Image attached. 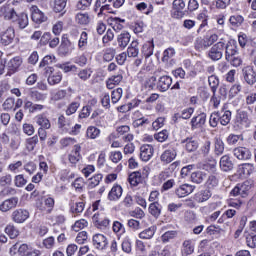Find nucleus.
<instances>
[{"label": "nucleus", "mask_w": 256, "mask_h": 256, "mask_svg": "<svg viewBox=\"0 0 256 256\" xmlns=\"http://www.w3.org/2000/svg\"><path fill=\"white\" fill-rule=\"evenodd\" d=\"M37 143H39V136L35 135L26 140V148L28 151H34L35 147H37Z\"/></svg>", "instance_id": "603ef678"}, {"label": "nucleus", "mask_w": 256, "mask_h": 256, "mask_svg": "<svg viewBox=\"0 0 256 256\" xmlns=\"http://www.w3.org/2000/svg\"><path fill=\"white\" fill-rule=\"evenodd\" d=\"M131 41V34L127 31H123L117 36V44L120 49H125Z\"/></svg>", "instance_id": "a878e982"}, {"label": "nucleus", "mask_w": 256, "mask_h": 256, "mask_svg": "<svg viewBox=\"0 0 256 256\" xmlns=\"http://www.w3.org/2000/svg\"><path fill=\"white\" fill-rule=\"evenodd\" d=\"M241 89H243L241 84H234L229 90V93H228L229 99H233V97H237V95L241 93Z\"/></svg>", "instance_id": "69168bd1"}, {"label": "nucleus", "mask_w": 256, "mask_h": 256, "mask_svg": "<svg viewBox=\"0 0 256 256\" xmlns=\"http://www.w3.org/2000/svg\"><path fill=\"white\" fill-rule=\"evenodd\" d=\"M225 153V142L221 138L214 139V154L221 157Z\"/></svg>", "instance_id": "72a5a7b5"}, {"label": "nucleus", "mask_w": 256, "mask_h": 256, "mask_svg": "<svg viewBox=\"0 0 256 256\" xmlns=\"http://www.w3.org/2000/svg\"><path fill=\"white\" fill-rule=\"evenodd\" d=\"M58 125L60 129H64V131H71V125H73V122L70 119L65 118V116L61 115L58 118Z\"/></svg>", "instance_id": "e433bc0d"}, {"label": "nucleus", "mask_w": 256, "mask_h": 256, "mask_svg": "<svg viewBox=\"0 0 256 256\" xmlns=\"http://www.w3.org/2000/svg\"><path fill=\"white\" fill-rule=\"evenodd\" d=\"M246 244L247 247H250L251 249H255L256 247V234H248L246 236Z\"/></svg>", "instance_id": "774afa93"}, {"label": "nucleus", "mask_w": 256, "mask_h": 256, "mask_svg": "<svg viewBox=\"0 0 256 256\" xmlns=\"http://www.w3.org/2000/svg\"><path fill=\"white\" fill-rule=\"evenodd\" d=\"M249 115L245 111H241L236 116V125L239 129H247L249 127Z\"/></svg>", "instance_id": "aec40b11"}, {"label": "nucleus", "mask_w": 256, "mask_h": 256, "mask_svg": "<svg viewBox=\"0 0 256 256\" xmlns=\"http://www.w3.org/2000/svg\"><path fill=\"white\" fill-rule=\"evenodd\" d=\"M11 217L14 223H25L29 219V211L26 209H17L12 212Z\"/></svg>", "instance_id": "1a4fd4ad"}, {"label": "nucleus", "mask_w": 256, "mask_h": 256, "mask_svg": "<svg viewBox=\"0 0 256 256\" xmlns=\"http://www.w3.org/2000/svg\"><path fill=\"white\" fill-rule=\"evenodd\" d=\"M92 221L97 229H107V227H109V224L111 223V220H109L107 216H105V214L103 213L94 214L92 217Z\"/></svg>", "instance_id": "7ed1b4c3"}, {"label": "nucleus", "mask_w": 256, "mask_h": 256, "mask_svg": "<svg viewBox=\"0 0 256 256\" xmlns=\"http://www.w3.org/2000/svg\"><path fill=\"white\" fill-rule=\"evenodd\" d=\"M23 63V59L20 56H16L12 59H10L7 63H6V67L10 73V75H12V73H17V71H19V68L21 67Z\"/></svg>", "instance_id": "ddd939ff"}, {"label": "nucleus", "mask_w": 256, "mask_h": 256, "mask_svg": "<svg viewBox=\"0 0 256 256\" xmlns=\"http://www.w3.org/2000/svg\"><path fill=\"white\" fill-rule=\"evenodd\" d=\"M126 54L128 57H137L139 55V42L137 40L131 42Z\"/></svg>", "instance_id": "c9c22d12"}, {"label": "nucleus", "mask_w": 256, "mask_h": 256, "mask_svg": "<svg viewBox=\"0 0 256 256\" xmlns=\"http://www.w3.org/2000/svg\"><path fill=\"white\" fill-rule=\"evenodd\" d=\"M75 21L78 25H89L91 17H89L88 13H78L75 16Z\"/></svg>", "instance_id": "58836bf2"}, {"label": "nucleus", "mask_w": 256, "mask_h": 256, "mask_svg": "<svg viewBox=\"0 0 256 256\" xmlns=\"http://www.w3.org/2000/svg\"><path fill=\"white\" fill-rule=\"evenodd\" d=\"M211 195H213V193L210 189L201 190L195 194V201H197V203H205V201L211 199Z\"/></svg>", "instance_id": "7c9ffc66"}, {"label": "nucleus", "mask_w": 256, "mask_h": 256, "mask_svg": "<svg viewBox=\"0 0 256 256\" xmlns=\"http://www.w3.org/2000/svg\"><path fill=\"white\" fill-rule=\"evenodd\" d=\"M173 17L174 19H183L185 17V1L183 0H174L173 1Z\"/></svg>", "instance_id": "423d86ee"}, {"label": "nucleus", "mask_w": 256, "mask_h": 256, "mask_svg": "<svg viewBox=\"0 0 256 256\" xmlns=\"http://www.w3.org/2000/svg\"><path fill=\"white\" fill-rule=\"evenodd\" d=\"M29 97L32 101H45V99H47V94L41 93L37 90H32L29 92Z\"/></svg>", "instance_id": "09e8293b"}, {"label": "nucleus", "mask_w": 256, "mask_h": 256, "mask_svg": "<svg viewBox=\"0 0 256 256\" xmlns=\"http://www.w3.org/2000/svg\"><path fill=\"white\" fill-rule=\"evenodd\" d=\"M45 207L41 208V211H46L47 213H51L53 208L55 207V200L51 197L44 199Z\"/></svg>", "instance_id": "864d4df0"}, {"label": "nucleus", "mask_w": 256, "mask_h": 256, "mask_svg": "<svg viewBox=\"0 0 256 256\" xmlns=\"http://www.w3.org/2000/svg\"><path fill=\"white\" fill-rule=\"evenodd\" d=\"M225 49V42L220 41L214 44L208 52V57L212 61H219L223 57V50Z\"/></svg>", "instance_id": "f257e3e1"}, {"label": "nucleus", "mask_w": 256, "mask_h": 256, "mask_svg": "<svg viewBox=\"0 0 256 256\" xmlns=\"http://www.w3.org/2000/svg\"><path fill=\"white\" fill-rule=\"evenodd\" d=\"M251 187L249 186V182H244L243 184H238L235 186L231 192V197H247V191H249Z\"/></svg>", "instance_id": "0eeeda50"}, {"label": "nucleus", "mask_w": 256, "mask_h": 256, "mask_svg": "<svg viewBox=\"0 0 256 256\" xmlns=\"http://www.w3.org/2000/svg\"><path fill=\"white\" fill-rule=\"evenodd\" d=\"M110 21H111L112 29H114V31H121V29H123V26L121 23H125V20L114 17V18H110Z\"/></svg>", "instance_id": "13d9d810"}, {"label": "nucleus", "mask_w": 256, "mask_h": 256, "mask_svg": "<svg viewBox=\"0 0 256 256\" xmlns=\"http://www.w3.org/2000/svg\"><path fill=\"white\" fill-rule=\"evenodd\" d=\"M88 39H89V35L87 34V32L83 31L80 34V38L78 41V48L81 51H85V48L87 47V44H88Z\"/></svg>", "instance_id": "de8ad7c7"}, {"label": "nucleus", "mask_w": 256, "mask_h": 256, "mask_svg": "<svg viewBox=\"0 0 256 256\" xmlns=\"http://www.w3.org/2000/svg\"><path fill=\"white\" fill-rule=\"evenodd\" d=\"M53 71L54 69L52 67L46 68V73H50L47 81L50 85H59V83H61V80L63 79V75L61 74V72Z\"/></svg>", "instance_id": "4468645a"}, {"label": "nucleus", "mask_w": 256, "mask_h": 256, "mask_svg": "<svg viewBox=\"0 0 256 256\" xmlns=\"http://www.w3.org/2000/svg\"><path fill=\"white\" fill-rule=\"evenodd\" d=\"M68 161L72 165H77L81 161V146L79 144L74 145L72 151L68 155Z\"/></svg>", "instance_id": "6ab92c4d"}, {"label": "nucleus", "mask_w": 256, "mask_h": 256, "mask_svg": "<svg viewBox=\"0 0 256 256\" xmlns=\"http://www.w3.org/2000/svg\"><path fill=\"white\" fill-rule=\"evenodd\" d=\"M36 123L40 129H51V122L44 115L36 116Z\"/></svg>", "instance_id": "ea45409f"}, {"label": "nucleus", "mask_w": 256, "mask_h": 256, "mask_svg": "<svg viewBox=\"0 0 256 256\" xmlns=\"http://www.w3.org/2000/svg\"><path fill=\"white\" fill-rule=\"evenodd\" d=\"M182 144L188 153H193L199 149V142L195 138H186L182 140Z\"/></svg>", "instance_id": "cd10ccee"}, {"label": "nucleus", "mask_w": 256, "mask_h": 256, "mask_svg": "<svg viewBox=\"0 0 256 256\" xmlns=\"http://www.w3.org/2000/svg\"><path fill=\"white\" fill-rule=\"evenodd\" d=\"M102 180L103 174H95L92 178H90V182L88 185L89 189H95V187H97V185H99Z\"/></svg>", "instance_id": "6e6d98bb"}, {"label": "nucleus", "mask_w": 256, "mask_h": 256, "mask_svg": "<svg viewBox=\"0 0 256 256\" xmlns=\"http://www.w3.org/2000/svg\"><path fill=\"white\" fill-rule=\"evenodd\" d=\"M233 155L236 159H239V161H249L252 157L251 150L243 146L234 148Z\"/></svg>", "instance_id": "39448f33"}, {"label": "nucleus", "mask_w": 256, "mask_h": 256, "mask_svg": "<svg viewBox=\"0 0 256 256\" xmlns=\"http://www.w3.org/2000/svg\"><path fill=\"white\" fill-rule=\"evenodd\" d=\"M123 97V89L117 88L112 91L111 93V101L112 103H119L121 101V98Z\"/></svg>", "instance_id": "bf43d9fd"}, {"label": "nucleus", "mask_w": 256, "mask_h": 256, "mask_svg": "<svg viewBox=\"0 0 256 256\" xmlns=\"http://www.w3.org/2000/svg\"><path fill=\"white\" fill-rule=\"evenodd\" d=\"M5 233L10 236V239H16V237H19V230H17L13 225H8L5 228Z\"/></svg>", "instance_id": "338daca9"}, {"label": "nucleus", "mask_w": 256, "mask_h": 256, "mask_svg": "<svg viewBox=\"0 0 256 256\" xmlns=\"http://www.w3.org/2000/svg\"><path fill=\"white\" fill-rule=\"evenodd\" d=\"M193 253H195V242L191 239L185 240L181 246V255L189 256L193 255Z\"/></svg>", "instance_id": "5701e85b"}, {"label": "nucleus", "mask_w": 256, "mask_h": 256, "mask_svg": "<svg viewBox=\"0 0 256 256\" xmlns=\"http://www.w3.org/2000/svg\"><path fill=\"white\" fill-rule=\"evenodd\" d=\"M154 149L151 145L145 144L140 147V158L142 161H149L153 157Z\"/></svg>", "instance_id": "393cba45"}, {"label": "nucleus", "mask_w": 256, "mask_h": 256, "mask_svg": "<svg viewBox=\"0 0 256 256\" xmlns=\"http://www.w3.org/2000/svg\"><path fill=\"white\" fill-rule=\"evenodd\" d=\"M66 7L67 0H54L53 11H55V13H61L65 11Z\"/></svg>", "instance_id": "49530a36"}, {"label": "nucleus", "mask_w": 256, "mask_h": 256, "mask_svg": "<svg viewBox=\"0 0 256 256\" xmlns=\"http://www.w3.org/2000/svg\"><path fill=\"white\" fill-rule=\"evenodd\" d=\"M177 237V231H167L161 236L162 243H169Z\"/></svg>", "instance_id": "0e129e2a"}, {"label": "nucleus", "mask_w": 256, "mask_h": 256, "mask_svg": "<svg viewBox=\"0 0 256 256\" xmlns=\"http://www.w3.org/2000/svg\"><path fill=\"white\" fill-rule=\"evenodd\" d=\"M0 17H4L5 21L12 22H15L17 19H19V15H17L15 8L9 4L0 7Z\"/></svg>", "instance_id": "f03ea898"}, {"label": "nucleus", "mask_w": 256, "mask_h": 256, "mask_svg": "<svg viewBox=\"0 0 256 256\" xmlns=\"http://www.w3.org/2000/svg\"><path fill=\"white\" fill-rule=\"evenodd\" d=\"M18 21V27L19 29H25L27 25H29V18L27 17V14L22 13L17 18Z\"/></svg>", "instance_id": "680f3d73"}, {"label": "nucleus", "mask_w": 256, "mask_h": 256, "mask_svg": "<svg viewBox=\"0 0 256 256\" xmlns=\"http://www.w3.org/2000/svg\"><path fill=\"white\" fill-rule=\"evenodd\" d=\"M101 135V130L95 126H89L86 130L87 139H97Z\"/></svg>", "instance_id": "c03bdc74"}, {"label": "nucleus", "mask_w": 256, "mask_h": 256, "mask_svg": "<svg viewBox=\"0 0 256 256\" xmlns=\"http://www.w3.org/2000/svg\"><path fill=\"white\" fill-rule=\"evenodd\" d=\"M128 182L132 187H137L141 183V172H133L128 176Z\"/></svg>", "instance_id": "79ce46f5"}, {"label": "nucleus", "mask_w": 256, "mask_h": 256, "mask_svg": "<svg viewBox=\"0 0 256 256\" xmlns=\"http://www.w3.org/2000/svg\"><path fill=\"white\" fill-rule=\"evenodd\" d=\"M176 157H177V150H175V148H168L161 154L160 161L165 165H169V163H172V161H175Z\"/></svg>", "instance_id": "9d476101"}, {"label": "nucleus", "mask_w": 256, "mask_h": 256, "mask_svg": "<svg viewBox=\"0 0 256 256\" xmlns=\"http://www.w3.org/2000/svg\"><path fill=\"white\" fill-rule=\"evenodd\" d=\"M123 81V75L117 74L109 77L106 81V87L107 89H115L119 83Z\"/></svg>", "instance_id": "473e14b6"}, {"label": "nucleus", "mask_w": 256, "mask_h": 256, "mask_svg": "<svg viewBox=\"0 0 256 256\" xmlns=\"http://www.w3.org/2000/svg\"><path fill=\"white\" fill-rule=\"evenodd\" d=\"M123 195V187L119 184H115L108 193L109 201H119Z\"/></svg>", "instance_id": "412c9836"}, {"label": "nucleus", "mask_w": 256, "mask_h": 256, "mask_svg": "<svg viewBox=\"0 0 256 256\" xmlns=\"http://www.w3.org/2000/svg\"><path fill=\"white\" fill-rule=\"evenodd\" d=\"M18 204H19L18 197H12L10 199H6L0 204V211L2 213H7V211H11V209H15V207H17Z\"/></svg>", "instance_id": "f8f14e48"}, {"label": "nucleus", "mask_w": 256, "mask_h": 256, "mask_svg": "<svg viewBox=\"0 0 256 256\" xmlns=\"http://www.w3.org/2000/svg\"><path fill=\"white\" fill-rule=\"evenodd\" d=\"M92 243L95 249H98V251H103L104 249H107L109 240H107V236L103 234H95L92 238Z\"/></svg>", "instance_id": "20e7f679"}, {"label": "nucleus", "mask_w": 256, "mask_h": 256, "mask_svg": "<svg viewBox=\"0 0 256 256\" xmlns=\"http://www.w3.org/2000/svg\"><path fill=\"white\" fill-rule=\"evenodd\" d=\"M132 125L135 128L147 127V125H151V121L149 120V118L142 117L140 119L134 120Z\"/></svg>", "instance_id": "e2e57ef3"}, {"label": "nucleus", "mask_w": 256, "mask_h": 256, "mask_svg": "<svg viewBox=\"0 0 256 256\" xmlns=\"http://www.w3.org/2000/svg\"><path fill=\"white\" fill-rule=\"evenodd\" d=\"M149 213L156 219L161 215V204L159 202H152L148 208Z\"/></svg>", "instance_id": "a19ab883"}, {"label": "nucleus", "mask_w": 256, "mask_h": 256, "mask_svg": "<svg viewBox=\"0 0 256 256\" xmlns=\"http://www.w3.org/2000/svg\"><path fill=\"white\" fill-rule=\"evenodd\" d=\"M219 40V36L217 34H212L210 37L205 38L202 40V47L203 49H208V47H211L214 43H217Z\"/></svg>", "instance_id": "a18cd8bd"}, {"label": "nucleus", "mask_w": 256, "mask_h": 256, "mask_svg": "<svg viewBox=\"0 0 256 256\" xmlns=\"http://www.w3.org/2000/svg\"><path fill=\"white\" fill-rule=\"evenodd\" d=\"M173 57H175V48H168L163 52L162 62L170 66L175 65L176 61Z\"/></svg>", "instance_id": "bb28decb"}, {"label": "nucleus", "mask_w": 256, "mask_h": 256, "mask_svg": "<svg viewBox=\"0 0 256 256\" xmlns=\"http://www.w3.org/2000/svg\"><path fill=\"white\" fill-rule=\"evenodd\" d=\"M27 251H29V246L27 244L16 243L10 248V255L26 256Z\"/></svg>", "instance_id": "dca6fc26"}, {"label": "nucleus", "mask_w": 256, "mask_h": 256, "mask_svg": "<svg viewBox=\"0 0 256 256\" xmlns=\"http://www.w3.org/2000/svg\"><path fill=\"white\" fill-rule=\"evenodd\" d=\"M72 185L78 193L85 191V180L83 178H76Z\"/></svg>", "instance_id": "5fc2aeb1"}, {"label": "nucleus", "mask_w": 256, "mask_h": 256, "mask_svg": "<svg viewBox=\"0 0 256 256\" xmlns=\"http://www.w3.org/2000/svg\"><path fill=\"white\" fill-rule=\"evenodd\" d=\"M172 83L173 79L170 76H161L158 81V88L162 92L169 91Z\"/></svg>", "instance_id": "c85d7f7f"}, {"label": "nucleus", "mask_w": 256, "mask_h": 256, "mask_svg": "<svg viewBox=\"0 0 256 256\" xmlns=\"http://www.w3.org/2000/svg\"><path fill=\"white\" fill-rule=\"evenodd\" d=\"M192 183H196L197 185H201L205 179H207V173L203 171L193 172L190 176Z\"/></svg>", "instance_id": "f704fd0d"}, {"label": "nucleus", "mask_w": 256, "mask_h": 256, "mask_svg": "<svg viewBox=\"0 0 256 256\" xmlns=\"http://www.w3.org/2000/svg\"><path fill=\"white\" fill-rule=\"evenodd\" d=\"M225 49V59L226 61H231L236 55H239V51L237 50V44L232 42H227L224 44Z\"/></svg>", "instance_id": "9b49d317"}, {"label": "nucleus", "mask_w": 256, "mask_h": 256, "mask_svg": "<svg viewBox=\"0 0 256 256\" xmlns=\"http://www.w3.org/2000/svg\"><path fill=\"white\" fill-rule=\"evenodd\" d=\"M15 39V29L8 28L6 31L2 32L0 36V43L4 46L11 45Z\"/></svg>", "instance_id": "2eb2a0df"}, {"label": "nucleus", "mask_w": 256, "mask_h": 256, "mask_svg": "<svg viewBox=\"0 0 256 256\" xmlns=\"http://www.w3.org/2000/svg\"><path fill=\"white\" fill-rule=\"evenodd\" d=\"M30 12L32 15V21H34V23H43L47 21V17H45V14L41 10H39V7H30Z\"/></svg>", "instance_id": "4be33fe9"}, {"label": "nucleus", "mask_w": 256, "mask_h": 256, "mask_svg": "<svg viewBox=\"0 0 256 256\" xmlns=\"http://www.w3.org/2000/svg\"><path fill=\"white\" fill-rule=\"evenodd\" d=\"M242 75L244 78V81L248 85H255L256 83V73L255 69H253V66H246L242 69Z\"/></svg>", "instance_id": "6e6552de"}, {"label": "nucleus", "mask_w": 256, "mask_h": 256, "mask_svg": "<svg viewBox=\"0 0 256 256\" xmlns=\"http://www.w3.org/2000/svg\"><path fill=\"white\" fill-rule=\"evenodd\" d=\"M218 115L220 117V124L226 127V125H229L231 123V112L229 110L225 109V106L218 111Z\"/></svg>", "instance_id": "c756f323"}, {"label": "nucleus", "mask_w": 256, "mask_h": 256, "mask_svg": "<svg viewBox=\"0 0 256 256\" xmlns=\"http://www.w3.org/2000/svg\"><path fill=\"white\" fill-rule=\"evenodd\" d=\"M207 121V114L205 113H200L197 116H194L191 119V129L195 130V129H201V127H203V125H205Z\"/></svg>", "instance_id": "a211bd4d"}, {"label": "nucleus", "mask_w": 256, "mask_h": 256, "mask_svg": "<svg viewBox=\"0 0 256 256\" xmlns=\"http://www.w3.org/2000/svg\"><path fill=\"white\" fill-rule=\"evenodd\" d=\"M208 83L211 87L212 93H217V88L219 87V77H217L216 75L209 76Z\"/></svg>", "instance_id": "3c124183"}, {"label": "nucleus", "mask_w": 256, "mask_h": 256, "mask_svg": "<svg viewBox=\"0 0 256 256\" xmlns=\"http://www.w3.org/2000/svg\"><path fill=\"white\" fill-rule=\"evenodd\" d=\"M193 191H195L194 185L182 184L179 188H176L175 195L181 199L183 197H187V195H191Z\"/></svg>", "instance_id": "f3484780"}, {"label": "nucleus", "mask_w": 256, "mask_h": 256, "mask_svg": "<svg viewBox=\"0 0 256 256\" xmlns=\"http://www.w3.org/2000/svg\"><path fill=\"white\" fill-rule=\"evenodd\" d=\"M135 8L137 11H140V13H144V15H151V12L153 11V5L147 4L145 2L136 4Z\"/></svg>", "instance_id": "4c0bfd02"}, {"label": "nucleus", "mask_w": 256, "mask_h": 256, "mask_svg": "<svg viewBox=\"0 0 256 256\" xmlns=\"http://www.w3.org/2000/svg\"><path fill=\"white\" fill-rule=\"evenodd\" d=\"M239 141H243V135H237V134H230L226 138V142L228 145H237Z\"/></svg>", "instance_id": "052dcab7"}, {"label": "nucleus", "mask_w": 256, "mask_h": 256, "mask_svg": "<svg viewBox=\"0 0 256 256\" xmlns=\"http://www.w3.org/2000/svg\"><path fill=\"white\" fill-rule=\"evenodd\" d=\"M155 235V228L150 227L142 232L139 233V238L140 239H153V236Z\"/></svg>", "instance_id": "4d7b16f0"}, {"label": "nucleus", "mask_w": 256, "mask_h": 256, "mask_svg": "<svg viewBox=\"0 0 256 256\" xmlns=\"http://www.w3.org/2000/svg\"><path fill=\"white\" fill-rule=\"evenodd\" d=\"M220 169L221 171H224L225 173L229 172V171H233V161L231 160V157H229V155H224L220 158Z\"/></svg>", "instance_id": "b1692460"}, {"label": "nucleus", "mask_w": 256, "mask_h": 256, "mask_svg": "<svg viewBox=\"0 0 256 256\" xmlns=\"http://www.w3.org/2000/svg\"><path fill=\"white\" fill-rule=\"evenodd\" d=\"M70 212L73 215H81L83 211H85V203L84 202H73V200L70 201Z\"/></svg>", "instance_id": "2f4dec72"}, {"label": "nucleus", "mask_w": 256, "mask_h": 256, "mask_svg": "<svg viewBox=\"0 0 256 256\" xmlns=\"http://www.w3.org/2000/svg\"><path fill=\"white\" fill-rule=\"evenodd\" d=\"M153 49H155L153 42H147L142 46V54L146 59H149L153 55Z\"/></svg>", "instance_id": "37998d69"}, {"label": "nucleus", "mask_w": 256, "mask_h": 256, "mask_svg": "<svg viewBox=\"0 0 256 256\" xmlns=\"http://www.w3.org/2000/svg\"><path fill=\"white\" fill-rule=\"evenodd\" d=\"M244 21H245V19L241 15H233L229 19L230 25H232V27H235V28L241 27V25H243Z\"/></svg>", "instance_id": "8fccbe9b"}]
</instances>
